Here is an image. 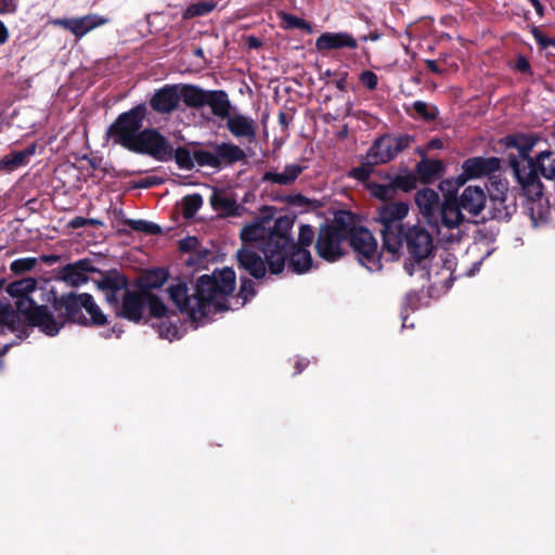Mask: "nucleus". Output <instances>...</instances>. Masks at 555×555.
Masks as SVG:
<instances>
[{"label":"nucleus","mask_w":555,"mask_h":555,"mask_svg":"<svg viewBox=\"0 0 555 555\" xmlns=\"http://www.w3.org/2000/svg\"><path fill=\"white\" fill-rule=\"evenodd\" d=\"M227 129L234 138L246 139L248 142L256 139L255 121L245 115H230L227 118Z\"/></svg>","instance_id":"25"},{"label":"nucleus","mask_w":555,"mask_h":555,"mask_svg":"<svg viewBox=\"0 0 555 555\" xmlns=\"http://www.w3.org/2000/svg\"><path fill=\"white\" fill-rule=\"evenodd\" d=\"M37 144L31 143L22 151H13L0 159V170L11 172L25 166L29 162V157L36 153Z\"/></svg>","instance_id":"30"},{"label":"nucleus","mask_w":555,"mask_h":555,"mask_svg":"<svg viewBox=\"0 0 555 555\" xmlns=\"http://www.w3.org/2000/svg\"><path fill=\"white\" fill-rule=\"evenodd\" d=\"M122 332L124 331L121 330V327L119 325L115 324L111 328L101 333V336L104 337L105 339H109L113 336H116L117 338H119L121 336Z\"/></svg>","instance_id":"59"},{"label":"nucleus","mask_w":555,"mask_h":555,"mask_svg":"<svg viewBox=\"0 0 555 555\" xmlns=\"http://www.w3.org/2000/svg\"><path fill=\"white\" fill-rule=\"evenodd\" d=\"M469 180H473L472 178H468V176H465V168H462V172L455 178L454 182H455V186L456 189L454 190V192H457V189L460 186H463L465 185V183Z\"/></svg>","instance_id":"62"},{"label":"nucleus","mask_w":555,"mask_h":555,"mask_svg":"<svg viewBox=\"0 0 555 555\" xmlns=\"http://www.w3.org/2000/svg\"><path fill=\"white\" fill-rule=\"evenodd\" d=\"M262 182H272L280 185H289L292 182L289 179L285 176L284 172L278 173L272 171H266L261 178Z\"/></svg>","instance_id":"54"},{"label":"nucleus","mask_w":555,"mask_h":555,"mask_svg":"<svg viewBox=\"0 0 555 555\" xmlns=\"http://www.w3.org/2000/svg\"><path fill=\"white\" fill-rule=\"evenodd\" d=\"M147 115L145 103H140L117 116L107 128L106 138L115 145L135 154L149 155L158 162L172 159L173 147L157 128H143Z\"/></svg>","instance_id":"2"},{"label":"nucleus","mask_w":555,"mask_h":555,"mask_svg":"<svg viewBox=\"0 0 555 555\" xmlns=\"http://www.w3.org/2000/svg\"><path fill=\"white\" fill-rule=\"evenodd\" d=\"M346 242L357 255L358 260L371 271L383 268L382 258L389 255L377 250V242L373 233L357 222L356 215L350 211L349 225L346 229Z\"/></svg>","instance_id":"9"},{"label":"nucleus","mask_w":555,"mask_h":555,"mask_svg":"<svg viewBox=\"0 0 555 555\" xmlns=\"http://www.w3.org/2000/svg\"><path fill=\"white\" fill-rule=\"evenodd\" d=\"M398 240L400 241V250L405 246L409 255L403 266L405 272L410 276L417 273L423 281L422 288H424L425 283L430 280L427 259L435 249L433 234L420 223L409 224L401 231ZM401 255L402 251H400L399 257Z\"/></svg>","instance_id":"5"},{"label":"nucleus","mask_w":555,"mask_h":555,"mask_svg":"<svg viewBox=\"0 0 555 555\" xmlns=\"http://www.w3.org/2000/svg\"><path fill=\"white\" fill-rule=\"evenodd\" d=\"M122 223L135 232H142L150 235H159L163 233L160 225L142 219L134 220L126 218L122 220Z\"/></svg>","instance_id":"40"},{"label":"nucleus","mask_w":555,"mask_h":555,"mask_svg":"<svg viewBox=\"0 0 555 555\" xmlns=\"http://www.w3.org/2000/svg\"><path fill=\"white\" fill-rule=\"evenodd\" d=\"M206 105L221 119H227L231 115L232 104L224 90H209Z\"/></svg>","instance_id":"32"},{"label":"nucleus","mask_w":555,"mask_h":555,"mask_svg":"<svg viewBox=\"0 0 555 555\" xmlns=\"http://www.w3.org/2000/svg\"><path fill=\"white\" fill-rule=\"evenodd\" d=\"M413 142L414 137L410 134L380 135L369 149V158L374 159L377 165L387 164L393 160L399 153L409 149Z\"/></svg>","instance_id":"13"},{"label":"nucleus","mask_w":555,"mask_h":555,"mask_svg":"<svg viewBox=\"0 0 555 555\" xmlns=\"http://www.w3.org/2000/svg\"><path fill=\"white\" fill-rule=\"evenodd\" d=\"M41 262L46 263V264H53V263H56L61 260V256L60 255H55V254H51V255H41L39 257V259Z\"/></svg>","instance_id":"61"},{"label":"nucleus","mask_w":555,"mask_h":555,"mask_svg":"<svg viewBox=\"0 0 555 555\" xmlns=\"http://www.w3.org/2000/svg\"><path fill=\"white\" fill-rule=\"evenodd\" d=\"M158 332L159 337L172 340L179 338L180 318L177 312H172L166 319H159L157 323L152 324Z\"/></svg>","instance_id":"36"},{"label":"nucleus","mask_w":555,"mask_h":555,"mask_svg":"<svg viewBox=\"0 0 555 555\" xmlns=\"http://www.w3.org/2000/svg\"><path fill=\"white\" fill-rule=\"evenodd\" d=\"M106 23L107 20L98 14H88L74 18H55L52 21L53 25L70 31L78 39Z\"/></svg>","instance_id":"18"},{"label":"nucleus","mask_w":555,"mask_h":555,"mask_svg":"<svg viewBox=\"0 0 555 555\" xmlns=\"http://www.w3.org/2000/svg\"><path fill=\"white\" fill-rule=\"evenodd\" d=\"M172 158H175L179 168L185 170H192L195 166L194 163H196L193 153L191 154V152L184 146H179L176 150L173 149Z\"/></svg>","instance_id":"45"},{"label":"nucleus","mask_w":555,"mask_h":555,"mask_svg":"<svg viewBox=\"0 0 555 555\" xmlns=\"http://www.w3.org/2000/svg\"><path fill=\"white\" fill-rule=\"evenodd\" d=\"M412 107L416 115L427 122L436 120L439 115V109L437 106L429 105L424 101H415L412 104Z\"/></svg>","instance_id":"44"},{"label":"nucleus","mask_w":555,"mask_h":555,"mask_svg":"<svg viewBox=\"0 0 555 555\" xmlns=\"http://www.w3.org/2000/svg\"><path fill=\"white\" fill-rule=\"evenodd\" d=\"M488 218L499 221H508L516 212L515 198L508 197V182L501 177L491 178V186L488 189Z\"/></svg>","instance_id":"12"},{"label":"nucleus","mask_w":555,"mask_h":555,"mask_svg":"<svg viewBox=\"0 0 555 555\" xmlns=\"http://www.w3.org/2000/svg\"><path fill=\"white\" fill-rule=\"evenodd\" d=\"M101 278L94 281L98 289L104 293L107 304L112 307H119V292L128 289L129 280L117 269L98 272Z\"/></svg>","instance_id":"14"},{"label":"nucleus","mask_w":555,"mask_h":555,"mask_svg":"<svg viewBox=\"0 0 555 555\" xmlns=\"http://www.w3.org/2000/svg\"><path fill=\"white\" fill-rule=\"evenodd\" d=\"M51 295L52 298L49 301L53 310L57 312V315L54 314V320L61 324L57 334L67 323L85 327H102L108 323L107 315L89 293L68 292L57 295L51 291Z\"/></svg>","instance_id":"4"},{"label":"nucleus","mask_w":555,"mask_h":555,"mask_svg":"<svg viewBox=\"0 0 555 555\" xmlns=\"http://www.w3.org/2000/svg\"><path fill=\"white\" fill-rule=\"evenodd\" d=\"M409 214V204L405 202L384 203L376 210L375 220L380 224L382 251L389 255V260H398L400 254L401 231L409 224L403 219Z\"/></svg>","instance_id":"7"},{"label":"nucleus","mask_w":555,"mask_h":555,"mask_svg":"<svg viewBox=\"0 0 555 555\" xmlns=\"http://www.w3.org/2000/svg\"><path fill=\"white\" fill-rule=\"evenodd\" d=\"M37 263L38 258L36 257L18 258L11 262L10 270L18 275L33 270Z\"/></svg>","instance_id":"47"},{"label":"nucleus","mask_w":555,"mask_h":555,"mask_svg":"<svg viewBox=\"0 0 555 555\" xmlns=\"http://www.w3.org/2000/svg\"><path fill=\"white\" fill-rule=\"evenodd\" d=\"M464 221V211L456 202V192L448 191L443 195L442 204L440 205L437 216V228H433V230L438 232L440 227L455 229Z\"/></svg>","instance_id":"15"},{"label":"nucleus","mask_w":555,"mask_h":555,"mask_svg":"<svg viewBox=\"0 0 555 555\" xmlns=\"http://www.w3.org/2000/svg\"><path fill=\"white\" fill-rule=\"evenodd\" d=\"M198 247H201V243L195 236H186L179 241V250L181 253L190 254Z\"/></svg>","instance_id":"55"},{"label":"nucleus","mask_w":555,"mask_h":555,"mask_svg":"<svg viewBox=\"0 0 555 555\" xmlns=\"http://www.w3.org/2000/svg\"><path fill=\"white\" fill-rule=\"evenodd\" d=\"M38 282L35 278H24L8 284L5 292L15 299L14 310L22 320V333L29 336V330L37 327L46 336L57 335L59 323L54 320V313L49 306L39 305L30 294L37 289Z\"/></svg>","instance_id":"3"},{"label":"nucleus","mask_w":555,"mask_h":555,"mask_svg":"<svg viewBox=\"0 0 555 555\" xmlns=\"http://www.w3.org/2000/svg\"><path fill=\"white\" fill-rule=\"evenodd\" d=\"M286 251V261L288 268L296 274L307 273L313 266V259L309 249L302 246H294V242L289 244Z\"/></svg>","instance_id":"26"},{"label":"nucleus","mask_w":555,"mask_h":555,"mask_svg":"<svg viewBox=\"0 0 555 555\" xmlns=\"http://www.w3.org/2000/svg\"><path fill=\"white\" fill-rule=\"evenodd\" d=\"M351 49L354 50L358 48L357 39L349 33L339 31V33H323L315 40V49L319 52H326L331 50H339V49Z\"/></svg>","instance_id":"24"},{"label":"nucleus","mask_w":555,"mask_h":555,"mask_svg":"<svg viewBox=\"0 0 555 555\" xmlns=\"http://www.w3.org/2000/svg\"><path fill=\"white\" fill-rule=\"evenodd\" d=\"M87 225V218L85 217H75L69 221V227L73 229H79Z\"/></svg>","instance_id":"63"},{"label":"nucleus","mask_w":555,"mask_h":555,"mask_svg":"<svg viewBox=\"0 0 555 555\" xmlns=\"http://www.w3.org/2000/svg\"><path fill=\"white\" fill-rule=\"evenodd\" d=\"M350 211L339 210L335 214L333 222L320 228L315 251L318 256L328 262L339 260L344 255L343 243L346 242V229L349 225Z\"/></svg>","instance_id":"10"},{"label":"nucleus","mask_w":555,"mask_h":555,"mask_svg":"<svg viewBox=\"0 0 555 555\" xmlns=\"http://www.w3.org/2000/svg\"><path fill=\"white\" fill-rule=\"evenodd\" d=\"M314 237L315 233L313 228L309 224H301L298 233V242H294V246H302L308 249V247L313 243Z\"/></svg>","instance_id":"49"},{"label":"nucleus","mask_w":555,"mask_h":555,"mask_svg":"<svg viewBox=\"0 0 555 555\" xmlns=\"http://www.w3.org/2000/svg\"><path fill=\"white\" fill-rule=\"evenodd\" d=\"M278 119H279V124L283 128H287L291 122L292 117H289L285 112H280Z\"/></svg>","instance_id":"64"},{"label":"nucleus","mask_w":555,"mask_h":555,"mask_svg":"<svg viewBox=\"0 0 555 555\" xmlns=\"http://www.w3.org/2000/svg\"><path fill=\"white\" fill-rule=\"evenodd\" d=\"M348 72H340L337 74V79L333 81L335 87L343 92L347 91V79H348Z\"/></svg>","instance_id":"58"},{"label":"nucleus","mask_w":555,"mask_h":555,"mask_svg":"<svg viewBox=\"0 0 555 555\" xmlns=\"http://www.w3.org/2000/svg\"><path fill=\"white\" fill-rule=\"evenodd\" d=\"M395 192H411L417 188L418 178L415 172L406 171L404 175H397L390 179Z\"/></svg>","instance_id":"39"},{"label":"nucleus","mask_w":555,"mask_h":555,"mask_svg":"<svg viewBox=\"0 0 555 555\" xmlns=\"http://www.w3.org/2000/svg\"><path fill=\"white\" fill-rule=\"evenodd\" d=\"M146 306L149 307L151 317L157 320L166 319L173 312L167 308L157 295L151 292H146Z\"/></svg>","instance_id":"37"},{"label":"nucleus","mask_w":555,"mask_h":555,"mask_svg":"<svg viewBox=\"0 0 555 555\" xmlns=\"http://www.w3.org/2000/svg\"><path fill=\"white\" fill-rule=\"evenodd\" d=\"M294 218L281 216L268 230L267 242L262 246V255L268 262V271L278 275L282 273L286 264V249L294 242L291 235Z\"/></svg>","instance_id":"8"},{"label":"nucleus","mask_w":555,"mask_h":555,"mask_svg":"<svg viewBox=\"0 0 555 555\" xmlns=\"http://www.w3.org/2000/svg\"><path fill=\"white\" fill-rule=\"evenodd\" d=\"M456 202L470 217L479 216L487 208V195L483 189L477 185L465 188L460 196L456 195Z\"/></svg>","instance_id":"23"},{"label":"nucleus","mask_w":555,"mask_h":555,"mask_svg":"<svg viewBox=\"0 0 555 555\" xmlns=\"http://www.w3.org/2000/svg\"><path fill=\"white\" fill-rule=\"evenodd\" d=\"M531 34L541 49L555 47V38L545 35L539 27L533 26Z\"/></svg>","instance_id":"51"},{"label":"nucleus","mask_w":555,"mask_h":555,"mask_svg":"<svg viewBox=\"0 0 555 555\" xmlns=\"http://www.w3.org/2000/svg\"><path fill=\"white\" fill-rule=\"evenodd\" d=\"M375 166L377 164L374 163V159L369 158L366 153L361 165L352 168L350 176L358 181L364 182L371 177Z\"/></svg>","instance_id":"43"},{"label":"nucleus","mask_w":555,"mask_h":555,"mask_svg":"<svg viewBox=\"0 0 555 555\" xmlns=\"http://www.w3.org/2000/svg\"><path fill=\"white\" fill-rule=\"evenodd\" d=\"M260 250L253 246H242L236 251L237 267L256 280L263 279L267 273V259L259 254Z\"/></svg>","instance_id":"16"},{"label":"nucleus","mask_w":555,"mask_h":555,"mask_svg":"<svg viewBox=\"0 0 555 555\" xmlns=\"http://www.w3.org/2000/svg\"><path fill=\"white\" fill-rule=\"evenodd\" d=\"M426 68L433 74H442L443 69L438 65L435 60H425Z\"/></svg>","instance_id":"60"},{"label":"nucleus","mask_w":555,"mask_h":555,"mask_svg":"<svg viewBox=\"0 0 555 555\" xmlns=\"http://www.w3.org/2000/svg\"><path fill=\"white\" fill-rule=\"evenodd\" d=\"M212 151L195 150L193 152L196 164L201 167H210L217 170H221L227 167H232L234 164L240 162H246L247 154L245 151L232 143H209Z\"/></svg>","instance_id":"11"},{"label":"nucleus","mask_w":555,"mask_h":555,"mask_svg":"<svg viewBox=\"0 0 555 555\" xmlns=\"http://www.w3.org/2000/svg\"><path fill=\"white\" fill-rule=\"evenodd\" d=\"M168 294L179 311L186 313L192 320V311L195 310V301L193 294H189L188 284L183 281H179L177 284L168 287Z\"/></svg>","instance_id":"27"},{"label":"nucleus","mask_w":555,"mask_h":555,"mask_svg":"<svg viewBox=\"0 0 555 555\" xmlns=\"http://www.w3.org/2000/svg\"><path fill=\"white\" fill-rule=\"evenodd\" d=\"M180 104L179 85H166L150 99V106L158 114H171Z\"/></svg>","instance_id":"22"},{"label":"nucleus","mask_w":555,"mask_h":555,"mask_svg":"<svg viewBox=\"0 0 555 555\" xmlns=\"http://www.w3.org/2000/svg\"><path fill=\"white\" fill-rule=\"evenodd\" d=\"M209 202L212 209L220 212L223 217H237L241 215V206L236 203L235 198L218 189H214Z\"/></svg>","instance_id":"28"},{"label":"nucleus","mask_w":555,"mask_h":555,"mask_svg":"<svg viewBox=\"0 0 555 555\" xmlns=\"http://www.w3.org/2000/svg\"><path fill=\"white\" fill-rule=\"evenodd\" d=\"M203 205V197L197 194L186 195L182 199V215L185 219H191Z\"/></svg>","instance_id":"42"},{"label":"nucleus","mask_w":555,"mask_h":555,"mask_svg":"<svg viewBox=\"0 0 555 555\" xmlns=\"http://www.w3.org/2000/svg\"><path fill=\"white\" fill-rule=\"evenodd\" d=\"M100 272V269L92 264L91 259L82 258L75 262L65 264L60 270L59 279L67 285L77 287L88 283L89 278L87 273Z\"/></svg>","instance_id":"19"},{"label":"nucleus","mask_w":555,"mask_h":555,"mask_svg":"<svg viewBox=\"0 0 555 555\" xmlns=\"http://www.w3.org/2000/svg\"><path fill=\"white\" fill-rule=\"evenodd\" d=\"M0 326L7 327L10 332L16 333V336L21 339L25 338L22 333V320L17 318V314L10 302L0 301Z\"/></svg>","instance_id":"35"},{"label":"nucleus","mask_w":555,"mask_h":555,"mask_svg":"<svg viewBox=\"0 0 555 555\" xmlns=\"http://www.w3.org/2000/svg\"><path fill=\"white\" fill-rule=\"evenodd\" d=\"M540 140V135L535 133L515 132L506 134L499 141L505 149L518 151V155L508 154V166L524 196L530 202L528 209L534 224L545 222L548 214V209H544L541 204L544 185L540 176L546 180H555V153L545 150L535 157L530 155Z\"/></svg>","instance_id":"1"},{"label":"nucleus","mask_w":555,"mask_h":555,"mask_svg":"<svg viewBox=\"0 0 555 555\" xmlns=\"http://www.w3.org/2000/svg\"><path fill=\"white\" fill-rule=\"evenodd\" d=\"M169 272L165 268H155L147 270L138 280V286L141 292H151L160 288L168 280Z\"/></svg>","instance_id":"34"},{"label":"nucleus","mask_w":555,"mask_h":555,"mask_svg":"<svg viewBox=\"0 0 555 555\" xmlns=\"http://www.w3.org/2000/svg\"><path fill=\"white\" fill-rule=\"evenodd\" d=\"M514 68L521 74H531V65L525 55L519 54L515 61Z\"/></svg>","instance_id":"57"},{"label":"nucleus","mask_w":555,"mask_h":555,"mask_svg":"<svg viewBox=\"0 0 555 555\" xmlns=\"http://www.w3.org/2000/svg\"><path fill=\"white\" fill-rule=\"evenodd\" d=\"M414 201L424 221L431 229L437 228V216L442 204L439 194L430 188H424L415 193Z\"/></svg>","instance_id":"17"},{"label":"nucleus","mask_w":555,"mask_h":555,"mask_svg":"<svg viewBox=\"0 0 555 555\" xmlns=\"http://www.w3.org/2000/svg\"><path fill=\"white\" fill-rule=\"evenodd\" d=\"M236 284L235 271L225 267L215 270L211 275L204 274L196 281L193 299L195 310L192 311V321H199L209 313V307L217 298L230 296Z\"/></svg>","instance_id":"6"},{"label":"nucleus","mask_w":555,"mask_h":555,"mask_svg":"<svg viewBox=\"0 0 555 555\" xmlns=\"http://www.w3.org/2000/svg\"><path fill=\"white\" fill-rule=\"evenodd\" d=\"M180 101L191 108H202L206 106L209 90H205L196 85H179Z\"/></svg>","instance_id":"29"},{"label":"nucleus","mask_w":555,"mask_h":555,"mask_svg":"<svg viewBox=\"0 0 555 555\" xmlns=\"http://www.w3.org/2000/svg\"><path fill=\"white\" fill-rule=\"evenodd\" d=\"M304 169H305L304 166H300L297 164H292V165H286L283 172L289 179V181L292 183H294L296 181V179L301 175Z\"/></svg>","instance_id":"56"},{"label":"nucleus","mask_w":555,"mask_h":555,"mask_svg":"<svg viewBox=\"0 0 555 555\" xmlns=\"http://www.w3.org/2000/svg\"><path fill=\"white\" fill-rule=\"evenodd\" d=\"M268 230L260 223L245 225L240 234L242 246H253L262 253V246L267 242Z\"/></svg>","instance_id":"31"},{"label":"nucleus","mask_w":555,"mask_h":555,"mask_svg":"<svg viewBox=\"0 0 555 555\" xmlns=\"http://www.w3.org/2000/svg\"><path fill=\"white\" fill-rule=\"evenodd\" d=\"M257 294L255 283L253 280L242 276L241 285L238 291V297L243 299V305L247 304L251 298H254Z\"/></svg>","instance_id":"48"},{"label":"nucleus","mask_w":555,"mask_h":555,"mask_svg":"<svg viewBox=\"0 0 555 555\" xmlns=\"http://www.w3.org/2000/svg\"><path fill=\"white\" fill-rule=\"evenodd\" d=\"M164 182H165V179L162 177L150 176V177H145L143 179L135 181L133 184V188L134 189H151L154 186L162 185Z\"/></svg>","instance_id":"53"},{"label":"nucleus","mask_w":555,"mask_h":555,"mask_svg":"<svg viewBox=\"0 0 555 555\" xmlns=\"http://www.w3.org/2000/svg\"><path fill=\"white\" fill-rule=\"evenodd\" d=\"M373 194L376 198H378L385 203H389L388 199L392 198L393 195L396 194V192H395L391 181H389V183H387V184H379V183L374 184Z\"/></svg>","instance_id":"50"},{"label":"nucleus","mask_w":555,"mask_h":555,"mask_svg":"<svg viewBox=\"0 0 555 555\" xmlns=\"http://www.w3.org/2000/svg\"><path fill=\"white\" fill-rule=\"evenodd\" d=\"M119 306L118 317L139 323L143 319V312L146 307V292L126 291Z\"/></svg>","instance_id":"20"},{"label":"nucleus","mask_w":555,"mask_h":555,"mask_svg":"<svg viewBox=\"0 0 555 555\" xmlns=\"http://www.w3.org/2000/svg\"><path fill=\"white\" fill-rule=\"evenodd\" d=\"M217 3L212 0H202L189 5L182 13L183 20H191L197 16H205L212 12Z\"/></svg>","instance_id":"38"},{"label":"nucleus","mask_w":555,"mask_h":555,"mask_svg":"<svg viewBox=\"0 0 555 555\" xmlns=\"http://www.w3.org/2000/svg\"><path fill=\"white\" fill-rule=\"evenodd\" d=\"M462 168H465V176H468V178L480 179L489 177L491 181L492 177H496L494 173L501 169V160L495 156H474L465 159Z\"/></svg>","instance_id":"21"},{"label":"nucleus","mask_w":555,"mask_h":555,"mask_svg":"<svg viewBox=\"0 0 555 555\" xmlns=\"http://www.w3.org/2000/svg\"><path fill=\"white\" fill-rule=\"evenodd\" d=\"M209 255V250L201 246L189 254L188 258L184 260V264L190 268L203 267L208 261Z\"/></svg>","instance_id":"46"},{"label":"nucleus","mask_w":555,"mask_h":555,"mask_svg":"<svg viewBox=\"0 0 555 555\" xmlns=\"http://www.w3.org/2000/svg\"><path fill=\"white\" fill-rule=\"evenodd\" d=\"M359 81L369 90L374 91L378 86V76L372 70H363L359 75Z\"/></svg>","instance_id":"52"},{"label":"nucleus","mask_w":555,"mask_h":555,"mask_svg":"<svg viewBox=\"0 0 555 555\" xmlns=\"http://www.w3.org/2000/svg\"><path fill=\"white\" fill-rule=\"evenodd\" d=\"M279 15L282 20V26L285 29H301L306 30L307 33L312 31L310 23H308L304 18H300L296 15L286 12H281Z\"/></svg>","instance_id":"41"},{"label":"nucleus","mask_w":555,"mask_h":555,"mask_svg":"<svg viewBox=\"0 0 555 555\" xmlns=\"http://www.w3.org/2000/svg\"><path fill=\"white\" fill-rule=\"evenodd\" d=\"M444 170L440 159H421L415 166V175L424 184L431 183L438 179Z\"/></svg>","instance_id":"33"}]
</instances>
